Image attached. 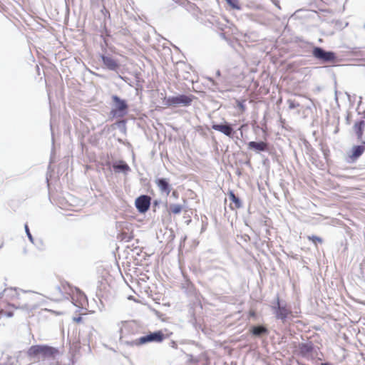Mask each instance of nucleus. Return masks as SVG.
<instances>
[{
    "instance_id": "f257e3e1",
    "label": "nucleus",
    "mask_w": 365,
    "mask_h": 365,
    "mask_svg": "<svg viewBox=\"0 0 365 365\" xmlns=\"http://www.w3.org/2000/svg\"><path fill=\"white\" fill-rule=\"evenodd\" d=\"M59 354L56 348L47 345H33L27 351L31 358H37L38 360L54 359Z\"/></svg>"
},
{
    "instance_id": "f03ea898",
    "label": "nucleus",
    "mask_w": 365,
    "mask_h": 365,
    "mask_svg": "<svg viewBox=\"0 0 365 365\" xmlns=\"http://www.w3.org/2000/svg\"><path fill=\"white\" fill-rule=\"evenodd\" d=\"M172 334V332L164 334L163 331L159 330L153 333H150L146 336L140 337L135 341V344L139 346L149 342L160 343L162 342L165 339L169 338Z\"/></svg>"
},
{
    "instance_id": "7ed1b4c3",
    "label": "nucleus",
    "mask_w": 365,
    "mask_h": 365,
    "mask_svg": "<svg viewBox=\"0 0 365 365\" xmlns=\"http://www.w3.org/2000/svg\"><path fill=\"white\" fill-rule=\"evenodd\" d=\"M312 55L317 59L325 63H336L337 57L336 53L332 51H326L320 47H314L312 51Z\"/></svg>"
},
{
    "instance_id": "20e7f679",
    "label": "nucleus",
    "mask_w": 365,
    "mask_h": 365,
    "mask_svg": "<svg viewBox=\"0 0 365 365\" xmlns=\"http://www.w3.org/2000/svg\"><path fill=\"white\" fill-rule=\"evenodd\" d=\"M297 354L308 359H313L317 355L312 342L300 343L297 346Z\"/></svg>"
},
{
    "instance_id": "39448f33",
    "label": "nucleus",
    "mask_w": 365,
    "mask_h": 365,
    "mask_svg": "<svg viewBox=\"0 0 365 365\" xmlns=\"http://www.w3.org/2000/svg\"><path fill=\"white\" fill-rule=\"evenodd\" d=\"M193 99L194 96L192 95H179L167 98L166 104L168 106H176L179 105L188 106L191 104Z\"/></svg>"
},
{
    "instance_id": "423d86ee",
    "label": "nucleus",
    "mask_w": 365,
    "mask_h": 365,
    "mask_svg": "<svg viewBox=\"0 0 365 365\" xmlns=\"http://www.w3.org/2000/svg\"><path fill=\"white\" fill-rule=\"evenodd\" d=\"M26 303L24 307L34 309L39 305V295L33 292H26L24 296Z\"/></svg>"
},
{
    "instance_id": "0eeeda50",
    "label": "nucleus",
    "mask_w": 365,
    "mask_h": 365,
    "mask_svg": "<svg viewBox=\"0 0 365 365\" xmlns=\"http://www.w3.org/2000/svg\"><path fill=\"white\" fill-rule=\"evenodd\" d=\"M151 198L148 195H140L138 197L135 202V207L137 210L141 212L144 213L147 212L150 206Z\"/></svg>"
},
{
    "instance_id": "6e6552de",
    "label": "nucleus",
    "mask_w": 365,
    "mask_h": 365,
    "mask_svg": "<svg viewBox=\"0 0 365 365\" xmlns=\"http://www.w3.org/2000/svg\"><path fill=\"white\" fill-rule=\"evenodd\" d=\"M276 310V317L282 321H285L289 315L291 314L292 312L287 308L286 306H281L279 298L277 301V307H275Z\"/></svg>"
},
{
    "instance_id": "1a4fd4ad",
    "label": "nucleus",
    "mask_w": 365,
    "mask_h": 365,
    "mask_svg": "<svg viewBox=\"0 0 365 365\" xmlns=\"http://www.w3.org/2000/svg\"><path fill=\"white\" fill-rule=\"evenodd\" d=\"M157 187L162 193H165L168 196L171 191V185L169 180L166 178H158L155 181Z\"/></svg>"
},
{
    "instance_id": "9d476101",
    "label": "nucleus",
    "mask_w": 365,
    "mask_h": 365,
    "mask_svg": "<svg viewBox=\"0 0 365 365\" xmlns=\"http://www.w3.org/2000/svg\"><path fill=\"white\" fill-rule=\"evenodd\" d=\"M212 128L229 137H231L233 134V128L230 124H213Z\"/></svg>"
},
{
    "instance_id": "9b49d317",
    "label": "nucleus",
    "mask_w": 365,
    "mask_h": 365,
    "mask_svg": "<svg viewBox=\"0 0 365 365\" xmlns=\"http://www.w3.org/2000/svg\"><path fill=\"white\" fill-rule=\"evenodd\" d=\"M365 151V143L364 142L361 145H354L349 154V158L354 161L357 160Z\"/></svg>"
},
{
    "instance_id": "f8f14e48",
    "label": "nucleus",
    "mask_w": 365,
    "mask_h": 365,
    "mask_svg": "<svg viewBox=\"0 0 365 365\" xmlns=\"http://www.w3.org/2000/svg\"><path fill=\"white\" fill-rule=\"evenodd\" d=\"M229 199L231 201L230 208L232 210H237L242 207V203L239 197H237L233 191L230 190L227 193Z\"/></svg>"
},
{
    "instance_id": "ddd939ff",
    "label": "nucleus",
    "mask_w": 365,
    "mask_h": 365,
    "mask_svg": "<svg viewBox=\"0 0 365 365\" xmlns=\"http://www.w3.org/2000/svg\"><path fill=\"white\" fill-rule=\"evenodd\" d=\"M102 60L104 65L110 70H116L118 68V63L117 61L110 56H102Z\"/></svg>"
},
{
    "instance_id": "4468645a",
    "label": "nucleus",
    "mask_w": 365,
    "mask_h": 365,
    "mask_svg": "<svg viewBox=\"0 0 365 365\" xmlns=\"http://www.w3.org/2000/svg\"><path fill=\"white\" fill-rule=\"evenodd\" d=\"M248 148L258 151H264L267 149V145L264 142L251 141L248 143Z\"/></svg>"
},
{
    "instance_id": "2eb2a0df",
    "label": "nucleus",
    "mask_w": 365,
    "mask_h": 365,
    "mask_svg": "<svg viewBox=\"0 0 365 365\" xmlns=\"http://www.w3.org/2000/svg\"><path fill=\"white\" fill-rule=\"evenodd\" d=\"M364 127H365V122L364 120H360V121L356 122L354 125V131H355L356 136L359 139L362 138Z\"/></svg>"
},
{
    "instance_id": "dca6fc26",
    "label": "nucleus",
    "mask_w": 365,
    "mask_h": 365,
    "mask_svg": "<svg viewBox=\"0 0 365 365\" xmlns=\"http://www.w3.org/2000/svg\"><path fill=\"white\" fill-rule=\"evenodd\" d=\"M14 307L8 304L5 308L1 309L0 317H11L14 315Z\"/></svg>"
},
{
    "instance_id": "f3484780",
    "label": "nucleus",
    "mask_w": 365,
    "mask_h": 365,
    "mask_svg": "<svg viewBox=\"0 0 365 365\" xmlns=\"http://www.w3.org/2000/svg\"><path fill=\"white\" fill-rule=\"evenodd\" d=\"M113 100L115 103L118 111H125L128 108L126 103L118 96H113Z\"/></svg>"
},
{
    "instance_id": "a211bd4d",
    "label": "nucleus",
    "mask_w": 365,
    "mask_h": 365,
    "mask_svg": "<svg viewBox=\"0 0 365 365\" xmlns=\"http://www.w3.org/2000/svg\"><path fill=\"white\" fill-rule=\"evenodd\" d=\"M183 210V206L179 204H172L169 206L168 212L169 215L180 214Z\"/></svg>"
},
{
    "instance_id": "6ab92c4d",
    "label": "nucleus",
    "mask_w": 365,
    "mask_h": 365,
    "mask_svg": "<svg viewBox=\"0 0 365 365\" xmlns=\"http://www.w3.org/2000/svg\"><path fill=\"white\" fill-rule=\"evenodd\" d=\"M252 333L255 336H259L263 334L267 333V329L263 326L253 327Z\"/></svg>"
},
{
    "instance_id": "aec40b11",
    "label": "nucleus",
    "mask_w": 365,
    "mask_h": 365,
    "mask_svg": "<svg viewBox=\"0 0 365 365\" xmlns=\"http://www.w3.org/2000/svg\"><path fill=\"white\" fill-rule=\"evenodd\" d=\"M113 168L115 170H120L123 171H128L129 170V166L123 161H120L119 164L113 165Z\"/></svg>"
},
{
    "instance_id": "412c9836",
    "label": "nucleus",
    "mask_w": 365,
    "mask_h": 365,
    "mask_svg": "<svg viewBox=\"0 0 365 365\" xmlns=\"http://www.w3.org/2000/svg\"><path fill=\"white\" fill-rule=\"evenodd\" d=\"M307 238L309 241L312 242L315 245H317L318 243L321 244L323 242V240L318 236H308Z\"/></svg>"
},
{
    "instance_id": "4be33fe9",
    "label": "nucleus",
    "mask_w": 365,
    "mask_h": 365,
    "mask_svg": "<svg viewBox=\"0 0 365 365\" xmlns=\"http://www.w3.org/2000/svg\"><path fill=\"white\" fill-rule=\"evenodd\" d=\"M226 1L232 9H240V6L239 5V2L237 0H226Z\"/></svg>"
},
{
    "instance_id": "5701e85b",
    "label": "nucleus",
    "mask_w": 365,
    "mask_h": 365,
    "mask_svg": "<svg viewBox=\"0 0 365 365\" xmlns=\"http://www.w3.org/2000/svg\"><path fill=\"white\" fill-rule=\"evenodd\" d=\"M245 101H237V105L239 109L240 110L241 113H244L245 111Z\"/></svg>"
},
{
    "instance_id": "b1692460",
    "label": "nucleus",
    "mask_w": 365,
    "mask_h": 365,
    "mask_svg": "<svg viewBox=\"0 0 365 365\" xmlns=\"http://www.w3.org/2000/svg\"><path fill=\"white\" fill-rule=\"evenodd\" d=\"M287 103L289 106V108L294 109L299 106V104L298 103H296L293 100H288Z\"/></svg>"
},
{
    "instance_id": "393cba45",
    "label": "nucleus",
    "mask_w": 365,
    "mask_h": 365,
    "mask_svg": "<svg viewBox=\"0 0 365 365\" xmlns=\"http://www.w3.org/2000/svg\"><path fill=\"white\" fill-rule=\"evenodd\" d=\"M25 230H26V233H27V235H28L29 238L31 240H32V236H31V233H30V232H29V227H28V225H25Z\"/></svg>"
},
{
    "instance_id": "a878e982",
    "label": "nucleus",
    "mask_w": 365,
    "mask_h": 365,
    "mask_svg": "<svg viewBox=\"0 0 365 365\" xmlns=\"http://www.w3.org/2000/svg\"><path fill=\"white\" fill-rule=\"evenodd\" d=\"M73 321L76 323H80L82 322V317H75V318H73Z\"/></svg>"
},
{
    "instance_id": "bb28decb",
    "label": "nucleus",
    "mask_w": 365,
    "mask_h": 365,
    "mask_svg": "<svg viewBox=\"0 0 365 365\" xmlns=\"http://www.w3.org/2000/svg\"><path fill=\"white\" fill-rule=\"evenodd\" d=\"M321 365H331L330 363H322Z\"/></svg>"
},
{
    "instance_id": "cd10ccee",
    "label": "nucleus",
    "mask_w": 365,
    "mask_h": 365,
    "mask_svg": "<svg viewBox=\"0 0 365 365\" xmlns=\"http://www.w3.org/2000/svg\"><path fill=\"white\" fill-rule=\"evenodd\" d=\"M123 235H124L123 233L120 234V239H121V240H124V237H123Z\"/></svg>"
},
{
    "instance_id": "c85d7f7f",
    "label": "nucleus",
    "mask_w": 365,
    "mask_h": 365,
    "mask_svg": "<svg viewBox=\"0 0 365 365\" xmlns=\"http://www.w3.org/2000/svg\"><path fill=\"white\" fill-rule=\"evenodd\" d=\"M173 195L174 196H176V191H174V192H173Z\"/></svg>"
}]
</instances>
